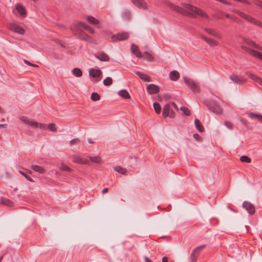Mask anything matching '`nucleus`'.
<instances>
[{
    "mask_svg": "<svg viewBox=\"0 0 262 262\" xmlns=\"http://www.w3.org/2000/svg\"><path fill=\"white\" fill-rule=\"evenodd\" d=\"M167 5L170 8L178 12L182 15H192V16H204L207 15L200 9L190 5H184L183 8H180L171 3H168Z\"/></svg>",
    "mask_w": 262,
    "mask_h": 262,
    "instance_id": "1",
    "label": "nucleus"
},
{
    "mask_svg": "<svg viewBox=\"0 0 262 262\" xmlns=\"http://www.w3.org/2000/svg\"><path fill=\"white\" fill-rule=\"evenodd\" d=\"M204 104L212 112L217 115H221L223 113V109L217 102L213 100H207L204 101Z\"/></svg>",
    "mask_w": 262,
    "mask_h": 262,
    "instance_id": "2",
    "label": "nucleus"
},
{
    "mask_svg": "<svg viewBox=\"0 0 262 262\" xmlns=\"http://www.w3.org/2000/svg\"><path fill=\"white\" fill-rule=\"evenodd\" d=\"M19 119L25 124L29 125L33 127L45 129L46 125L43 123H38L33 120H29L25 116H20Z\"/></svg>",
    "mask_w": 262,
    "mask_h": 262,
    "instance_id": "3",
    "label": "nucleus"
},
{
    "mask_svg": "<svg viewBox=\"0 0 262 262\" xmlns=\"http://www.w3.org/2000/svg\"><path fill=\"white\" fill-rule=\"evenodd\" d=\"M185 83L194 93H199L200 91L199 86L192 79L185 77L184 78Z\"/></svg>",
    "mask_w": 262,
    "mask_h": 262,
    "instance_id": "4",
    "label": "nucleus"
},
{
    "mask_svg": "<svg viewBox=\"0 0 262 262\" xmlns=\"http://www.w3.org/2000/svg\"><path fill=\"white\" fill-rule=\"evenodd\" d=\"M7 27L9 30L18 34L23 35L25 34V30L24 28L19 26L18 24L15 23L8 24Z\"/></svg>",
    "mask_w": 262,
    "mask_h": 262,
    "instance_id": "5",
    "label": "nucleus"
},
{
    "mask_svg": "<svg viewBox=\"0 0 262 262\" xmlns=\"http://www.w3.org/2000/svg\"><path fill=\"white\" fill-rule=\"evenodd\" d=\"M129 37V34L127 32H121L115 34L112 37V41L114 42L118 41L126 40Z\"/></svg>",
    "mask_w": 262,
    "mask_h": 262,
    "instance_id": "6",
    "label": "nucleus"
},
{
    "mask_svg": "<svg viewBox=\"0 0 262 262\" xmlns=\"http://www.w3.org/2000/svg\"><path fill=\"white\" fill-rule=\"evenodd\" d=\"M162 115L164 117H166L168 116L172 118L174 117L175 114L171 108L170 104L168 103L164 106L162 112Z\"/></svg>",
    "mask_w": 262,
    "mask_h": 262,
    "instance_id": "7",
    "label": "nucleus"
},
{
    "mask_svg": "<svg viewBox=\"0 0 262 262\" xmlns=\"http://www.w3.org/2000/svg\"><path fill=\"white\" fill-rule=\"evenodd\" d=\"M89 74L91 77L96 78L92 80L94 83H97L100 81L101 78L100 76L102 74V72L100 70L92 69L90 70Z\"/></svg>",
    "mask_w": 262,
    "mask_h": 262,
    "instance_id": "8",
    "label": "nucleus"
},
{
    "mask_svg": "<svg viewBox=\"0 0 262 262\" xmlns=\"http://www.w3.org/2000/svg\"><path fill=\"white\" fill-rule=\"evenodd\" d=\"M76 25L77 28V32H79V31L82 32V29H84L91 34H94L95 32L93 28L84 23H78L76 24Z\"/></svg>",
    "mask_w": 262,
    "mask_h": 262,
    "instance_id": "9",
    "label": "nucleus"
},
{
    "mask_svg": "<svg viewBox=\"0 0 262 262\" xmlns=\"http://www.w3.org/2000/svg\"><path fill=\"white\" fill-rule=\"evenodd\" d=\"M241 48L244 50L245 51L247 52L249 54H250L252 56L257 58L259 59L260 56L261 54V53L258 52L257 51L254 50L250 48H248L244 45L241 46Z\"/></svg>",
    "mask_w": 262,
    "mask_h": 262,
    "instance_id": "10",
    "label": "nucleus"
},
{
    "mask_svg": "<svg viewBox=\"0 0 262 262\" xmlns=\"http://www.w3.org/2000/svg\"><path fill=\"white\" fill-rule=\"evenodd\" d=\"M241 48L244 50L245 51L247 52L249 54H250L252 56L257 58L259 59L260 56L261 54V53L258 52L257 51L254 50L250 48H248L244 45L241 46Z\"/></svg>",
    "mask_w": 262,
    "mask_h": 262,
    "instance_id": "11",
    "label": "nucleus"
},
{
    "mask_svg": "<svg viewBox=\"0 0 262 262\" xmlns=\"http://www.w3.org/2000/svg\"><path fill=\"white\" fill-rule=\"evenodd\" d=\"M71 160L73 162L80 164H88L89 163V161L88 159L76 155L72 156L71 157Z\"/></svg>",
    "mask_w": 262,
    "mask_h": 262,
    "instance_id": "12",
    "label": "nucleus"
},
{
    "mask_svg": "<svg viewBox=\"0 0 262 262\" xmlns=\"http://www.w3.org/2000/svg\"><path fill=\"white\" fill-rule=\"evenodd\" d=\"M146 90L149 94L152 95L158 93L160 89L158 86L154 84H150L147 86Z\"/></svg>",
    "mask_w": 262,
    "mask_h": 262,
    "instance_id": "13",
    "label": "nucleus"
},
{
    "mask_svg": "<svg viewBox=\"0 0 262 262\" xmlns=\"http://www.w3.org/2000/svg\"><path fill=\"white\" fill-rule=\"evenodd\" d=\"M14 13L16 14L17 13L20 15H26L27 14V11L24 7L20 4H16L15 6V9L13 11Z\"/></svg>",
    "mask_w": 262,
    "mask_h": 262,
    "instance_id": "14",
    "label": "nucleus"
},
{
    "mask_svg": "<svg viewBox=\"0 0 262 262\" xmlns=\"http://www.w3.org/2000/svg\"><path fill=\"white\" fill-rule=\"evenodd\" d=\"M243 207L250 214L252 215L255 213V207L251 203L245 201L243 203Z\"/></svg>",
    "mask_w": 262,
    "mask_h": 262,
    "instance_id": "15",
    "label": "nucleus"
},
{
    "mask_svg": "<svg viewBox=\"0 0 262 262\" xmlns=\"http://www.w3.org/2000/svg\"><path fill=\"white\" fill-rule=\"evenodd\" d=\"M133 3L138 8L141 9H146L147 5L145 0H131Z\"/></svg>",
    "mask_w": 262,
    "mask_h": 262,
    "instance_id": "16",
    "label": "nucleus"
},
{
    "mask_svg": "<svg viewBox=\"0 0 262 262\" xmlns=\"http://www.w3.org/2000/svg\"><path fill=\"white\" fill-rule=\"evenodd\" d=\"M205 30L207 33L217 38L221 39L222 37V36L221 34V33L216 30L211 28H206L205 29Z\"/></svg>",
    "mask_w": 262,
    "mask_h": 262,
    "instance_id": "17",
    "label": "nucleus"
},
{
    "mask_svg": "<svg viewBox=\"0 0 262 262\" xmlns=\"http://www.w3.org/2000/svg\"><path fill=\"white\" fill-rule=\"evenodd\" d=\"M244 42L248 46L252 47L257 50L262 51V47L251 40L249 39H244Z\"/></svg>",
    "mask_w": 262,
    "mask_h": 262,
    "instance_id": "18",
    "label": "nucleus"
},
{
    "mask_svg": "<svg viewBox=\"0 0 262 262\" xmlns=\"http://www.w3.org/2000/svg\"><path fill=\"white\" fill-rule=\"evenodd\" d=\"M201 38L210 47H216L219 45V42L212 38H207L203 35L201 36Z\"/></svg>",
    "mask_w": 262,
    "mask_h": 262,
    "instance_id": "19",
    "label": "nucleus"
},
{
    "mask_svg": "<svg viewBox=\"0 0 262 262\" xmlns=\"http://www.w3.org/2000/svg\"><path fill=\"white\" fill-rule=\"evenodd\" d=\"M230 79L235 83L242 84L244 83L246 80H244L243 77H239L236 75L233 74L230 76Z\"/></svg>",
    "mask_w": 262,
    "mask_h": 262,
    "instance_id": "20",
    "label": "nucleus"
},
{
    "mask_svg": "<svg viewBox=\"0 0 262 262\" xmlns=\"http://www.w3.org/2000/svg\"><path fill=\"white\" fill-rule=\"evenodd\" d=\"M244 18L246 19V20L247 21H248L252 24H254L257 26H259V27H260L262 28V22L260 20L257 19L256 17H244Z\"/></svg>",
    "mask_w": 262,
    "mask_h": 262,
    "instance_id": "21",
    "label": "nucleus"
},
{
    "mask_svg": "<svg viewBox=\"0 0 262 262\" xmlns=\"http://www.w3.org/2000/svg\"><path fill=\"white\" fill-rule=\"evenodd\" d=\"M95 56L96 58L103 61H107L110 60L109 56L104 52L97 53L95 54Z\"/></svg>",
    "mask_w": 262,
    "mask_h": 262,
    "instance_id": "22",
    "label": "nucleus"
},
{
    "mask_svg": "<svg viewBox=\"0 0 262 262\" xmlns=\"http://www.w3.org/2000/svg\"><path fill=\"white\" fill-rule=\"evenodd\" d=\"M131 50L132 52L136 55L138 58H142V55L141 52L140 51L139 48L137 46L132 45L131 47Z\"/></svg>",
    "mask_w": 262,
    "mask_h": 262,
    "instance_id": "23",
    "label": "nucleus"
},
{
    "mask_svg": "<svg viewBox=\"0 0 262 262\" xmlns=\"http://www.w3.org/2000/svg\"><path fill=\"white\" fill-rule=\"evenodd\" d=\"M136 74L139 77L140 79L144 81L149 82L151 81V78L147 76L146 74L142 73L139 71H136Z\"/></svg>",
    "mask_w": 262,
    "mask_h": 262,
    "instance_id": "24",
    "label": "nucleus"
},
{
    "mask_svg": "<svg viewBox=\"0 0 262 262\" xmlns=\"http://www.w3.org/2000/svg\"><path fill=\"white\" fill-rule=\"evenodd\" d=\"M169 78L172 81H177L180 78V74L177 71L170 72L169 74Z\"/></svg>",
    "mask_w": 262,
    "mask_h": 262,
    "instance_id": "25",
    "label": "nucleus"
},
{
    "mask_svg": "<svg viewBox=\"0 0 262 262\" xmlns=\"http://www.w3.org/2000/svg\"><path fill=\"white\" fill-rule=\"evenodd\" d=\"M79 34L78 36V38H79L82 40L92 42V38L90 36H89L87 34L82 35V32H80V31H79Z\"/></svg>",
    "mask_w": 262,
    "mask_h": 262,
    "instance_id": "26",
    "label": "nucleus"
},
{
    "mask_svg": "<svg viewBox=\"0 0 262 262\" xmlns=\"http://www.w3.org/2000/svg\"><path fill=\"white\" fill-rule=\"evenodd\" d=\"M248 116L251 119H257L259 122H262V115L260 114H255L254 113H250Z\"/></svg>",
    "mask_w": 262,
    "mask_h": 262,
    "instance_id": "27",
    "label": "nucleus"
},
{
    "mask_svg": "<svg viewBox=\"0 0 262 262\" xmlns=\"http://www.w3.org/2000/svg\"><path fill=\"white\" fill-rule=\"evenodd\" d=\"M118 95L120 97L124 99H129L130 96L126 90H122L118 92Z\"/></svg>",
    "mask_w": 262,
    "mask_h": 262,
    "instance_id": "28",
    "label": "nucleus"
},
{
    "mask_svg": "<svg viewBox=\"0 0 262 262\" xmlns=\"http://www.w3.org/2000/svg\"><path fill=\"white\" fill-rule=\"evenodd\" d=\"M194 124L196 129L200 132H203L204 131V128L199 120L198 119H195Z\"/></svg>",
    "mask_w": 262,
    "mask_h": 262,
    "instance_id": "29",
    "label": "nucleus"
},
{
    "mask_svg": "<svg viewBox=\"0 0 262 262\" xmlns=\"http://www.w3.org/2000/svg\"><path fill=\"white\" fill-rule=\"evenodd\" d=\"M114 170L116 171H117L120 173H121L122 174H124V175L126 174L127 172V170H126V169L122 168L119 166H117L115 167Z\"/></svg>",
    "mask_w": 262,
    "mask_h": 262,
    "instance_id": "30",
    "label": "nucleus"
},
{
    "mask_svg": "<svg viewBox=\"0 0 262 262\" xmlns=\"http://www.w3.org/2000/svg\"><path fill=\"white\" fill-rule=\"evenodd\" d=\"M72 72V74L77 77H80L82 75V72L79 68H74Z\"/></svg>",
    "mask_w": 262,
    "mask_h": 262,
    "instance_id": "31",
    "label": "nucleus"
},
{
    "mask_svg": "<svg viewBox=\"0 0 262 262\" xmlns=\"http://www.w3.org/2000/svg\"><path fill=\"white\" fill-rule=\"evenodd\" d=\"M31 168L37 172H38L40 173H43L45 172V169L41 167V166H38V165H32Z\"/></svg>",
    "mask_w": 262,
    "mask_h": 262,
    "instance_id": "32",
    "label": "nucleus"
},
{
    "mask_svg": "<svg viewBox=\"0 0 262 262\" xmlns=\"http://www.w3.org/2000/svg\"><path fill=\"white\" fill-rule=\"evenodd\" d=\"M206 247L205 245H203L197 247L192 252L196 254V255L199 256L201 251L203 250Z\"/></svg>",
    "mask_w": 262,
    "mask_h": 262,
    "instance_id": "33",
    "label": "nucleus"
},
{
    "mask_svg": "<svg viewBox=\"0 0 262 262\" xmlns=\"http://www.w3.org/2000/svg\"><path fill=\"white\" fill-rule=\"evenodd\" d=\"M154 108L156 113L158 114H160L161 111V107L158 102L154 103Z\"/></svg>",
    "mask_w": 262,
    "mask_h": 262,
    "instance_id": "34",
    "label": "nucleus"
},
{
    "mask_svg": "<svg viewBox=\"0 0 262 262\" xmlns=\"http://www.w3.org/2000/svg\"><path fill=\"white\" fill-rule=\"evenodd\" d=\"M240 160L242 162L250 163L251 162V159L247 156H242L240 157Z\"/></svg>",
    "mask_w": 262,
    "mask_h": 262,
    "instance_id": "35",
    "label": "nucleus"
},
{
    "mask_svg": "<svg viewBox=\"0 0 262 262\" xmlns=\"http://www.w3.org/2000/svg\"><path fill=\"white\" fill-rule=\"evenodd\" d=\"M113 80L112 78L108 77L103 80V84L105 86H110L112 84Z\"/></svg>",
    "mask_w": 262,
    "mask_h": 262,
    "instance_id": "36",
    "label": "nucleus"
},
{
    "mask_svg": "<svg viewBox=\"0 0 262 262\" xmlns=\"http://www.w3.org/2000/svg\"><path fill=\"white\" fill-rule=\"evenodd\" d=\"M180 110L182 111L183 114L186 116H189L190 115V111L187 107L181 106L180 107Z\"/></svg>",
    "mask_w": 262,
    "mask_h": 262,
    "instance_id": "37",
    "label": "nucleus"
},
{
    "mask_svg": "<svg viewBox=\"0 0 262 262\" xmlns=\"http://www.w3.org/2000/svg\"><path fill=\"white\" fill-rule=\"evenodd\" d=\"M88 20L91 24L97 25L99 24V21L95 17H88Z\"/></svg>",
    "mask_w": 262,
    "mask_h": 262,
    "instance_id": "38",
    "label": "nucleus"
},
{
    "mask_svg": "<svg viewBox=\"0 0 262 262\" xmlns=\"http://www.w3.org/2000/svg\"><path fill=\"white\" fill-rule=\"evenodd\" d=\"M89 159L92 162L95 163H98L101 161V159L99 156L89 157Z\"/></svg>",
    "mask_w": 262,
    "mask_h": 262,
    "instance_id": "39",
    "label": "nucleus"
},
{
    "mask_svg": "<svg viewBox=\"0 0 262 262\" xmlns=\"http://www.w3.org/2000/svg\"><path fill=\"white\" fill-rule=\"evenodd\" d=\"M91 98L93 101H97L100 99V96L98 93L94 92L91 94Z\"/></svg>",
    "mask_w": 262,
    "mask_h": 262,
    "instance_id": "40",
    "label": "nucleus"
},
{
    "mask_svg": "<svg viewBox=\"0 0 262 262\" xmlns=\"http://www.w3.org/2000/svg\"><path fill=\"white\" fill-rule=\"evenodd\" d=\"M1 203L2 204L7 205V206H11L12 204V202L10 201L9 199L6 198H2L1 199Z\"/></svg>",
    "mask_w": 262,
    "mask_h": 262,
    "instance_id": "41",
    "label": "nucleus"
},
{
    "mask_svg": "<svg viewBox=\"0 0 262 262\" xmlns=\"http://www.w3.org/2000/svg\"><path fill=\"white\" fill-rule=\"evenodd\" d=\"M48 127L50 130L52 132H55L57 131V127L55 123H50Z\"/></svg>",
    "mask_w": 262,
    "mask_h": 262,
    "instance_id": "42",
    "label": "nucleus"
},
{
    "mask_svg": "<svg viewBox=\"0 0 262 262\" xmlns=\"http://www.w3.org/2000/svg\"><path fill=\"white\" fill-rule=\"evenodd\" d=\"M246 75L249 77L251 79H252V80H253L254 81H255V82L257 81V79H258L259 77H258L257 76H256V75H255L254 74H252V73H248L247 72L246 73Z\"/></svg>",
    "mask_w": 262,
    "mask_h": 262,
    "instance_id": "43",
    "label": "nucleus"
},
{
    "mask_svg": "<svg viewBox=\"0 0 262 262\" xmlns=\"http://www.w3.org/2000/svg\"><path fill=\"white\" fill-rule=\"evenodd\" d=\"M198 256L194 252H192L190 257V262H196Z\"/></svg>",
    "mask_w": 262,
    "mask_h": 262,
    "instance_id": "44",
    "label": "nucleus"
},
{
    "mask_svg": "<svg viewBox=\"0 0 262 262\" xmlns=\"http://www.w3.org/2000/svg\"><path fill=\"white\" fill-rule=\"evenodd\" d=\"M19 172L23 175L24 177H25L29 181L33 182L34 181L33 179L30 177V176H28L26 173L23 172L22 171H19Z\"/></svg>",
    "mask_w": 262,
    "mask_h": 262,
    "instance_id": "45",
    "label": "nucleus"
},
{
    "mask_svg": "<svg viewBox=\"0 0 262 262\" xmlns=\"http://www.w3.org/2000/svg\"><path fill=\"white\" fill-rule=\"evenodd\" d=\"M80 143V140L78 138H74L72 140H71L70 142H69V143L71 145H75V144H78V143Z\"/></svg>",
    "mask_w": 262,
    "mask_h": 262,
    "instance_id": "46",
    "label": "nucleus"
},
{
    "mask_svg": "<svg viewBox=\"0 0 262 262\" xmlns=\"http://www.w3.org/2000/svg\"><path fill=\"white\" fill-rule=\"evenodd\" d=\"M60 169L62 171H70L71 168L67 165L63 164L61 166Z\"/></svg>",
    "mask_w": 262,
    "mask_h": 262,
    "instance_id": "47",
    "label": "nucleus"
},
{
    "mask_svg": "<svg viewBox=\"0 0 262 262\" xmlns=\"http://www.w3.org/2000/svg\"><path fill=\"white\" fill-rule=\"evenodd\" d=\"M224 124L229 129H233V123L232 122L229 121H225Z\"/></svg>",
    "mask_w": 262,
    "mask_h": 262,
    "instance_id": "48",
    "label": "nucleus"
},
{
    "mask_svg": "<svg viewBox=\"0 0 262 262\" xmlns=\"http://www.w3.org/2000/svg\"><path fill=\"white\" fill-rule=\"evenodd\" d=\"M144 54H145V57L148 60L151 61V60H153V59H154L153 56L150 53H149L148 52H145L144 53Z\"/></svg>",
    "mask_w": 262,
    "mask_h": 262,
    "instance_id": "49",
    "label": "nucleus"
},
{
    "mask_svg": "<svg viewBox=\"0 0 262 262\" xmlns=\"http://www.w3.org/2000/svg\"><path fill=\"white\" fill-rule=\"evenodd\" d=\"M132 13L129 10H125L122 14V15L124 16H128L130 15Z\"/></svg>",
    "mask_w": 262,
    "mask_h": 262,
    "instance_id": "50",
    "label": "nucleus"
},
{
    "mask_svg": "<svg viewBox=\"0 0 262 262\" xmlns=\"http://www.w3.org/2000/svg\"><path fill=\"white\" fill-rule=\"evenodd\" d=\"M169 104H171V105H172V106L174 107V108H175L176 110H177V111H178V110H179L178 106L177 105V104H176L175 103H174V102H171V103H170Z\"/></svg>",
    "mask_w": 262,
    "mask_h": 262,
    "instance_id": "51",
    "label": "nucleus"
},
{
    "mask_svg": "<svg viewBox=\"0 0 262 262\" xmlns=\"http://www.w3.org/2000/svg\"><path fill=\"white\" fill-rule=\"evenodd\" d=\"M255 4L258 6L259 7H260L262 8V2H260V1H257Z\"/></svg>",
    "mask_w": 262,
    "mask_h": 262,
    "instance_id": "52",
    "label": "nucleus"
},
{
    "mask_svg": "<svg viewBox=\"0 0 262 262\" xmlns=\"http://www.w3.org/2000/svg\"><path fill=\"white\" fill-rule=\"evenodd\" d=\"M108 188H105L103 189L102 191V193L103 194H104L105 193H107L108 192Z\"/></svg>",
    "mask_w": 262,
    "mask_h": 262,
    "instance_id": "53",
    "label": "nucleus"
},
{
    "mask_svg": "<svg viewBox=\"0 0 262 262\" xmlns=\"http://www.w3.org/2000/svg\"><path fill=\"white\" fill-rule=\"evenodd\" d=\"M256 82L262 85V79L260 78L259 77L258 79H257Z\"/></svg>",
    "mask_w": 262,
    "mask_h": 262,
    "instance_id": "54",
    "label": "nucleus"
},
{
    "mask_svg": "<svg viewBox=\"0 0 262 262\" xmlns=\"http://www.w3.org/2000/svg\"><path fill=\"white\" fill-rule=\"evenodd\" d=\"M168 258L166 257H163L162 258V262H168Z\"/></svg>",
    "mask_w": 262,
    "mask_h": 262,
    "instance_id": "55",
    "label": "nucleus"
},
{
    "mask_svg": "<svg viewBox=\"0 0 262 262\" xmlns=\"http://www.w3.org/2000/svg\"><path fill=\"white\" fill-rule=\"evenodd\" d=\"M145 262H152V260L148 258L147 257H145Z\"/></svg>",
    "mask_w": 262,
    "mask_h": 262,
    "instance_id": "56",
    "label": "nucleus"
},
{
    "mask_svg": "<svg viewBox=\"0 0 262 262\" xmlns=\"http://www.w3.org/2000/svg\"><path fill=\"white\" fill-rule=\"evenodd\" d=\"M25 62L28 65H29V66H32L33 65V63H31L30 62H29V61H27V60H25Z\"/></svg>",
    "mask_w": 262,
    "mask_h": 262,
    "instance_id": "57",
    "label": "nucleus"
},
{
    "mask_svg": "<svg viewBox=\"0 0 262 262\" xmlns=\"http://www.w3.org/2000/svg\"><path fill=\"white\" fill-rule=\"evenodd\" d=\"M88 140L89 143L90 144H93L94 143V142H93L92 141V139H91V138H89Z\"/></svg>",
    "mask_w": 262,
    "mask_h": 262,
    "instance_id": "58",
    "label": "nucleus"
},
{
    "mask_svg": "<svg viewBox=\"0 0 262 262\" xmlns=\"http://www.w3.org/2000/svg\"><path fill=\"white\" fill-rule=\"evenodd\" d=\"M193 137L194 138H196V139L200 138V136L198 134H194Z\"/></svg>",
    "mask_w": 262,
    "mask_h": 262,
    "instance_id": "59",
    "label": "nucleus"
},
{
    "mask_svg": "<svg viewBox=\"0 0 262 262\" xmlns=\"http://www.w3.org/2000/svg\"><path fill=\"white\" fill-rule=\"evenodd\" d=\"M4 258V255L2 256L1 257H0V262L2 261V259H3Z\"/></svg>",
    "mask_w": 262,
    "mask_h": 262,
    "instance_id": "60",
    "label": "nucleus"
},
{
    "mask_svg": "<svg viewBox=\"0 0 262 262\" xmlns=\"http://www.w3.org/2000/svg\"><path fill=\"white\" fill-rule=\"evenodd\" d=\"M26 170L29 173H31V171L30 170H28V169H26Z\"/></svg>",
    "mask_w": 262,
    "mask_h": 262,
    "instance_id": "61",
    "label": "nucleus"
},
{
    "mask_svg": "<svg viewBox=\"0 0 262 262\" xmlns=\"http://www.w3.org/2000/svg\"><path fill=\"white\" fill-rule=\"evenodd\" d=\"M229 209H230L231 210L233 211H235L232 208H231L230 207H228Z\"/></svg>",
    "mask_w": 262,
    "mask_h": 262,
    "instance_id": "62",
    "label": "nucleus"
},
{
    "mask_svg": "<svg viewBox=\"0 0 262 262\" xmlns=\"http://www.w3.org/2000/svg\"><path fill=\"white\" fill-rule=\"evenodd\" d=\"M31 66L35 67H38L37 65L35 64H33V65H32Z\"/></svg>",
    "mask_w": 262,
    "mask_h": 262,
    "instance_id": "63",
    "label": "nucleus"
},
{
    "mask_svg": "<svg viewBox=\"0 0 262 262\" xmlns=\"http://www.w3.org/2000/svg\"><path fill=\"white\" fill-rule=\"evenodd\" d=\"M260 59H261L262 60V53L260 56V58H259Z\"/></svg>",
    "mask_w": 262,
    "mask_h": 262,
    "instance_id": "64",
    "label": "nucleus"
}]
</instances>
